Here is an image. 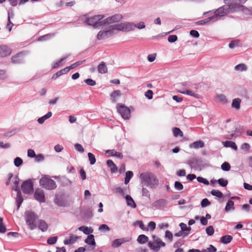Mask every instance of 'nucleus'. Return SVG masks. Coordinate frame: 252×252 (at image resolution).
I'll use <instances>...</instances> for the list:
<instances>
[{
	"mask_svg": "<svg viewBox=\"0 0 252 252\" xmlns=\"http://www.w3.org/2000/svg\"><path fill=\"white\" fill-rule=\"evenodd\" d=\"M139 178L142 183L150 188H155L158 185V179L152 172H143L140 174Z\"/></svg>",
	"mask_w": 252,
	"mask_h": 252,
	"instance_id": "1",
	"label": "nucleus"
},
{
	"mask_svg": "<svg viewBox=\"0 0 252 252\" xmlns=\"http://www.w3.org/2000/svg\"><path fill=\"white\" fill-rule=\"evenodd\" d=\"M104 16L102 15H97L94 16L86 18L84 22L88 25L92 26L94 29H98L105 26Z\"/></svg>",
	"mask_w": 252,
	"mask_h": 252,
	"instance_id": "2",
	"label": "nucleus"
},
{
	"mask_svg": "<svg viewBox=\"0 0 252 252\" xmlns=\"http://www.w3.org/2000/svg\"><path fill=\"white\" fill-rule=\"evenodd\" d=\"M152 241H149L148 244V246L151 250L155 252H158L161 248L165 247V243L158 236L152 235Z\"/></svg>",
	"mask_w": 252,
	"mask_h": 252,
	"instance_id": "3",
	"label": "nucleus"
},
{
	"mask_svg": "<svg viewBox=\"0 0 252 252\" xmlns=\"http://www.w3.org/2000/svg\"><path fill=\"white\" fill-rule=\"evenodd\" d=\"M25 219L27 224L31 230L36 227V222L38 217L34 212L31 211H27L25 212Z\"/></svg>",
	"mask_w": 252,
	"mask_h": 252,
	"instance_id": "4",
	"label": "nucleus"
},
{
	"mask_svg": "<svg viewBox=\"0 0 252 252\" xmlns=\"http://www.w3.org/2000/svg\"><path fill=\"white\" fill-rule=\"evenodd\" d=\"M39 184L42 188L49 190L54 189L57 187L56 182L48 176L42 177L39 181Z\"/></svg>",
	"mask_w": 252,
	"mask_h": 252,
	"instance_id": "5",
	"label": "nucleus"
},
{
	"mask_svg": "<svg viewBox=\"0 0 252 252\" xmlns=\"http://www.w3.org/2000/svg\"><path fill=\"white\" fill-rule=\"evenodd\" d=\"M114 26L115 30L128 32L131 31H134L135 24L132 22H125Z\"/></svg>",
	"mask_w": 252,
	"mask_h": 252,
	"instance_id": "6",
	"label": "nucleus"
},
{
	"mask_svg": "<svg viewBox=\"0 0 252 252\" xmlns=\"http://www.w3.org/2000/svg\"><path fill=\"white\" fill-rule=\"evenodd\" d=\"M240 1L238 0H224V2L227 4L228 12L231 13L236 10H240L242 5H240Z\"/></svg>",
	"mask_w": 252,
	"mask_h": 252,
	"instance_id": "7",
	"label": "nucleus"
},
{
	"mask_svg": "<svg viewBox=\"0 0 252 252\" xmlns=\"http://www.w3.org/2000/svg\"><path fill=\"white\" fill-rule=\"evenodd\" d=\"M114 26H110L109 28L106 30L100 31L98 32L97 35V38L98 40H104L112 36L114 34Z\"/></svg>",
	"mask_w": 252,
	"mask_h": 252,
	"instance_id": "8",
	"label": "nucleus"
},
{
	"mask_svg": "<svg viewBox=\"0 0 252 252\" xmlns=\"http://www.w3.org/2000/svg\"><path fill=\"white\" fill-rule=\"evenodd\" d=\"M117 111L125 120H128L130 117V111L124 105L117 104Z\"/></svg>",
	"mask_w": 252,
	"mask_h": 252,
	"instance_id": "9",
	"label": "nucleus"
},
{
	"mask_svg": "<svg viewBox=\"0 0 252 252\" xmlns=\"http://www.w3.org/2000/svg\"><path fill=\"white\" fill-rule=\"evenodd\" d=\"M228 12L227 6H223L216 9L214 11V14L212 17H215V22L220 20L221 18Z\"/></svg>",
	"mask_w": 252,
	"mask_h": 252,
	"instance_id": "10",
	"label": "nucleus"
},
{
	"mask_svg": "<svg viewBox=\"0 0 252 252\" xmlns=\"http://www.w3.org/2000/svg\"><path fill=\"white\" fill-rule=\"evenodd\" d=\"M11 181L13 183V186L12 187V189L16 191H20V189L18 188V185L19 183V179L18 177L17 176L13 177L12 173H9L8 174V180L6 182V185H9Z\"/></svg>",
	"mask_w": 252,
	"mask_h": 252,
	"instance_id": "11",
	"label": "nucleus"
},
{
	"mask_svg": "<svg viewBox=\"0 0 252 252\" xmlns=\"http://www.w3.org/2000/svg\"><path fill=\"white\" fill-rule=\"evenodd\" d=\"M123 18L121 14H115L104 19L105 26L119 22Z\"/></svg>",
	"mask_w": 252,
	"mask_h": 252,
	"instance_id": "12",
	"label": "nucleus"
},
{
	"mask_svg": "<svg viewBox=\"0 0 252 252\" xmlns=\"http://www.w3.org/2000/svg\"><path fill=\"white\" fill-rule=\"evenodd\" d=\"M21 188L24 193L29 194L33 192L32 183L31 180H27L23 183Z\"/></svg>",
	"mask_w": 252,
	"mask_h": 252,
	"instance_id": "13",
	"label": "nucleus"
},
{
	"mask_svg": "<svg viewBox=\"0 0 252 252\" xmlns=\"http://www.w3.org/2000/svg\"><path fill=\"white\" fill-rule=\"evenodd\" d=\"M131 240V238L130 237H125L120 239H116L112 242L111 246L114 248H118L123 243L125 242H128L130 241Z\"/></svg>",
	"mask_w": 252,
	"mask_h": 252,
	"instance_id": "14",
	"label": "nucleus"
},
{
	"mask_svg": "<svg viewBox=\"0 0 252 252\" xmlns=\"http://www.w3.org/2000/svg\"><path fill=\"white\" fill-rule=\"evenodd\" d=\"M34 198L40 202H45V195L44 192L43 190L41 189H37L35 190L34 194Z\"/></svg>",
	"mask_w": 252,
	"mask_h": 252,
	"instance_id": "15",
	"label": "nucleus"
},
{
	"mask_svg": "<svg viewBox=\"0 0 252 252\" xmlns=\"http://www.w3.org/2000/svg\"><path fill=\"white\" fill-rule=\"evenodd\" d=\"M167 204V201L164 199H158L153 203L152 206L159 209L165 207Z\"/></svg>",
	"mask_w": 252,
	"mask_h": 252,
	"instance_id": "16",
	"label": "nucleus"
},
{
	"mask_svg": "<svg viewBox=\"0 0 252 252\" xmlns=\"http://www.w3.org/2000/svg\"><path fill=\"white\" fill-rule=\"evenodd\" d=\"M11 53L10 48L5 45L0 46V57H4Z\"/></svg>",
	"mask_w": 252,
	"mask_h": 252,
	"instance_id": "17",
	"label": "nucleus"
},
{
	"mask_svg": "<svg viewBox=\"0 0 252 252\" xmlns=\"http://www.w3.org/2000/svg\"><path fill=\"white\" fill-rule=\"evenodd\" d=\"M215 99L217 102L222 104H225L228 102L226 96L223 94H217L215 96Z\"/></svg>",
	"mask_w": 252,
	"mask_h": 252,
	"instance_id": "18",
	"label": "nucleus"
},
{
	"mask_svg": "<svg viewBox=\"0 0 252 252\" xmlns=\"http://www.w3.org/2000/svg\"><path fill=\"white\" fill-rule=\"evenodd\" d=\"M214 19L215 17H212L211 16L204 20L198 21V22H196V24L202 25L212 24L215 22Z\"/></svg>",
	"mask_w": 252,
	"mask_h": 252,
	"instance_id": "19",
	"label": "nucleus"
},
{
	"mask_svg": "<svg viewBox=\"0 0 252 252\" xmlns=\"http://www.w3.org/2000/svg\"><path fill=\"white\" fill-rule=\"evenodd\" d=\"M191 149H199L204 147V143L202 141L199 140L191 143L189 146Z\"/></svg>",
	"mask_w": 252,
	"mask_h": 252,
	"instance_id": "20",
	"label": "nucleus"
},
{
	"mask_svg": "<svg viewBox=\"0 0 252 252\" xmlns=\"http://www.w3.org/2000/svg\"><path fill=\"white\" fill-rule=\"evenodd\" d=\"M22 53H20L17 54L16 55L12 57L11 60V62L13 63H23V59L21 58Z\"/></svg>",
	"mask_w": 252,
	"mask_h": 252,
	"instance_id": "21",
	"label": "nucleus"
},
{
	"mask_svg": "<svg viewBox=\"0 0 252 252\" xmlns=\"http://www.w3.org/2000/svg\"><path fill=\"white\" fill-rule=\"evenodd\" d=\"M241 99L239 98H234L232 100L231 107L236 110H239L240 108V104Z\"/></svg>",
	"mask_w": 252,
	"mask_h": 252,
	"instance_id": "22",
	"label": "nucleus"
},
{
	"mask_svg": "<svg viewBox=\"0 0 252 252\" xmlns=\"http://www.w3.org/2000/svg\"><path fill=\"white\" fill-rule=\"evenodd\" d=\"M222 143L223 145L224 146V147H227V148L230 147V148H231L232 149H234V150H237V147L236 144L232 141H225L222 142Z\"/></svg>",
	"mask_w": 252,
	"mask_h": 252,
	"instance_id": "23",
	"label": "nucleus"
},
{
	"mask_svg": "<svg viewBox=\"0 0 252 252\" xmlns=\"http://www.w3.org/2000/svg\"><path fill=\"white\" fill-rule=\"evenodd\" d=\"M106 163L107 165L110 168V171L112 173H115L117 171L118 168L112 160H108Z\"/></svg>",
	"mask_w": 252,
	"mask_h": 252,
	"instance_id": "24",
	"label": "nucleus"
},
{
	"mask_svg": "<svg viewBox=\"0 0 252 252\" xmlns=\"http://www.w3.org/2000/svg\"><path fill=\"white\" fill-rule=\"evenodd\" d=\"M126 200L127 206H130L132 208H135L136 207L134 200L130 195H126Z\"/></svg>",
	"mask_w": 252,
	"mask_h": 252,
	"instance_id": "25",
	"label": "nucleus"
},
{
	"mask_svg": "<svg viewBox=\"0 0 252 252\" xmlns=\"http://www.w3.org/2000/svg\"><path fill=\"white\" fill-rule=\"evenodd\" d=\"M149 238L144 234L140 235L137 239V241L140 244H144L147 242L148 243Z\"/></svg>",
	"mask_w": 252,
	"mask_h": 252,
	"instance_id": "26",
	"label": "nucleus"
},
{
	"mask_svg": "<svg viewBox=\"0 0 252 252\" xmlns=\"http://www.w3.org/2000/svg\"><path fill=\"white\" fill-rule=\"evenodd\" d=\"M99 73L103 74L107 72V67L104 62H101L97 67Z\"/></svg>",
	"mask_w": 252,
	"mask_h": 252,
	"instance_id": "27",
	"label": "nucleus"
},
{
	"mask_svg": "<svg viewBox=\"0 0 252 252\" xmlns=\"http://www.w3.org/2000/svg\"><path fill=\"white\" fill-rule=\"evenodd\" d=\"M52 116V113L51 112H48L46 115L44 116L39 118L37 120V122L40 124H42L44 123L45 120L50 118Z\"/></svg>",
	"mask_w": 252,
	"mask_h": 252,
	"instance_id": "28",
	"label": "nucleus"
},
{
	"mask_svg": "<svg viewBox=\"0 0 252 252\" xmlns=\"http://www.w3.org/2000/svg\"><path fill=\"white\" fill-rule=\"evenodd\" d=\"M77 230L82 231L85 234H90L93 232V229L85 226H82L78 227V229L76 230V231Z\"/></svg>",
	"mask_w": 252,
	"mask_h": 252,
	"instance_id": "29",
	"label": "nucleus"
},
{
	"mask_svg": "<svg viewBox=\"0 0 252 252\" xmlns=\"http://www.w3.org/2000/svg\"><path fill=\"white\" fill-rule=\"evenodd\" d=\"M106 153L111 155L112 156L116 157L120 159L123 158V155L122 153L117 152L114 150H107Z\"/></svg>",
	"mask_w": 252,
	"mask_h": 252,
	"instance_id": "30",
	"label": "nucleus"
},
{
	"mask_svg": "<svg viewBox=\"0 0 252 252\" xmlns=\"http://www.w3.org/2000/svg\"><path fill=\"white\" fill-rule=\"evenodd\" d=\"M48 226L47 223L43 220H40L39 221L38 228L42 231L45 232L48 229Z\"/></svg>",
	"mask_w": 252,
	"mask_h": 252,
	"instance_id": "31",
	"label": "nucleus"
},
{
	"mask_svg": "<svg viewBox=\"0 0 252 252\" xmlns=\"http://www.w3.org/2000/svg\"><path fill=\"white\" fill-rule=\"evenodd\" d=\"M85 243L90 245H95V242L94 239V236L92 234H90L87 237V238L85 241Z\"/></svg>",
	"mask_w": 252,
	"mask_h": 252,
	"instance_id": "32",
	"label": "nucleus"
},
{
	"mask_svg": "<svg viewBox=\"0 0 252 252\" xmlns=\"http://www.w3.org/2000/svg\"><path fill=\"white\" fill-rule=\"evenodd\" d=\"M234 205V203L233 201L231 200H228L225 206V211L226 212H228L230 210H234L235 209Z\"/></svg>",
	"mask_w": 252,
	"mask_h": 252,
	"instance_id": "33",
	"label": "nucleus"
},
{
	"mask_svg": "<svg viewBox=\"0 0 252 252\" xmlns=\"http://www.w3.org/2000/svg\"><path fill=\"white\" fill-rule=\"evenodd\" d=\"M233 238L231 236L226 235L221 237V242L223 244H228L232 240Z\"/></svg>",
	"mask_w": 252,
	"mask_h": 252,
	"instance_id": "34",
	"label": "nucleus"
},
{
	"mask_svg": "<svg viewBox=\"0 0 252 252\" xmlns=\"http://www.w3.org/2000/svg\"><path fill=\"white\" fill-rule=\"evenodd\" d=\"M180 93L183 94H187L195 97H197V94L191 90L184 89L183 91H181Z\"/></svg>",
	"mask_w": 252,
	"mask_h": 252,
	"instance_id": "35",
	"label": "nucleus"
},
{
	"mask_svg": "<svg viewBox=\"0 0 252 252\" xmlns=\"http://www.w3.org/2000/svg\"><path fill=\"white\" fill-rule=\"evenodd\" d=\"M23 201L21 193L20 191H17V197H16V202L17 204L18 209L20 208V205L22 203Z\"/></svg>",
	"mask_w": 252,
	"mask_h": 252,
	"instance_id": "36",
	"label": "nucleus"
},
{
	"mask_svg": "<svg viewBox=\"0 0 252 252\" xmlns=\"http://www.w3.org/2000/svg\"><path fill=\"white\" fill-rule=\"evenodd\" d=\"M121 94V92L119 90H116L113 92L111 94V97L112 98V101L113 102H116L117 98L119 97Z\"/></svg>",
	"mask_w": 252,
	"mask_h": 252,
	"instance_id": "37",
	"label": "nucleus"
},
{
	"mask_svg": "<svg viewBox=\"0 0 252 252\" xmlns=\"http://www.w3.org/2000/svg\"><path fill=\"white\" fill-rule=\"evenodd\" d=\"M240 10L245 14L252 15V7L248 8L242 5Z\"/></svg>",
	"mask_w": 252,
	"mask_h": 252,
	"instance_id": "38",
	"label": "nucleus"
},
{
	"mask_svg": "<svg viewBox=\"0 0 252 252\" xmlns=\"http://www.w3.org/2000/svg\"><path fill=\"white\" fill-rule=\"evenodd\" d=\"M55 36L54 33H49L45 34L44 35L41 36L40 37L38 38V41H44L48 40Z\"/></svg>",
	"mask_w": 252,
	"mask_h": 252,
	"instance_id": "39",
	"label": "nucleus"
},
{
	"mask_svg": "<svg viewBox=\"0 0 252 252\" xmlns=\"http://www.w3.org/2000/svg\"><path fill=\"white\" fill-rule=\"evenodd\" d=\"M138 225L140 229L144 231H148L149 230V228L146 227L143 224V222L141 220H137L134 222V225Z\"/></svg>",
	"mask_w": 252,
	"mask_h": 252,
	"instance_id": "40",
	"label": "nucleus"
},
{
	"mask_svg": "<svg viewBox=\"0 0 252 252\" xmlns=\"http://www.w3.org/2000/svg\"><path fill=\"white\" fill-rule=\"evenodd\" d=\"M69 55L65 56L63 57H62L59 61L56 62L54 63V64L52 66V68H56L58 67L60 65L61 63L65 60L66 59H67L69 57Z\"/></svg>",
	"mask_w": 252,
	"mask_h": 252,
	"instance_id": "41",
	"label": "nucleus"
},
{
	"mask_svg": "<svg viewBox=\"0 0 252 252\" xmlns=\"http://www.w3.org/2000/svg\"><path fill=\"white\" fill-rule=\"evenodd\" d=\"M235 69L236 70L243 71L247 69V66L244 63L238 64L235 66Z\"/></svg>",
	"mask_w": 252,
	"mask_h": 252,
	"instance_id": "42",
	"label": "nucleus"
},
{
	"mask_svg": "<svg viewBox=\"0 0 252 252\" xmlns=\"http://www.w3.org/2000/svg\"><path fill=\"white\" fill-rule=\"evenodd\" d=\"M173 131V134H174V136H175V137H177L179 136H181V137L183 136V132L180 130V128H179L178 127L174 128Z\"/></svg>",
	"mask_w": 252,
	"mask_h": 252,
	"instance_id": "43",
	"label": "nucleus"
},
{
	"mask_svg": "<svg viewBox=\"0 0 252 252\" xmlns=\"http://www.w3.org/2000/svg\"><path fill=\"white\" fill-rule=\"evenodd\" d=\"M211 193L213 195L216 196L220 198H221L223 197L222 193L221 191H220V190H217V189L212 190Z\"/></svg>",
	"mask_w": 252,
	"mask_h": 252,
	"instance_id": "44",
	"label": "nucleus"
},
{
	"mask_svg": "<svg viewBox=\"0 0 252 252\" xmlns=\"http://www.w3.org/2000/svg\"><path fill=\"white\" fill-rule=\"evenodd\" d=\"M179 226L181 227V229L183 231V232H186V231H189L191 230V227L190 226L188 227L187 224L181 222L180 223Z\"/></svg>",
	"mask_w": 252,
	"mask_h": 252,
	"instance_id": "45",
	"label": "nucleus"
},
{
	"mask_svg": "<svg viewBox=\"0 0 252 252\" xmlns=\"http://www.w3.org/2000/svg\"><path fill=\"white\" fill-rule=\"evenodd\" d=\"M88 156L90 164L91 165H94L96 161V159L94 156L91 153H89L88 154Z\"/></svg>",
	"mask_w": 252,
	"mask_h": 252,
	"instance_id": "46",
	"label": "nucleus"
},
{
	"mask_svg": "<svg viewBox=\"0 0 252 252\" xmlns=\"http://www.w3.org/2000/svg\"><path fill=\"white\" fill-rule=\"evenodd\" d=\"M165 239L168 240L170 242H172L173 240V234L169 230H166L165 232Z\"/></svg>",
	"mask_w": 252,
	"mask_h": 252,
	"instance_id": "47",
	"label": "nucleus"
},
{
	"mask_svg": "<svg viewBox=\"0 0 252 252\" xmlns=\"http://www.w3.org/2000/svg\"><path fill=\"white\" fill-rule=\"evenodd\" d=\"M216 248L212 245H210L207 249L202 250L201 252H216Z\"/></svg>",
	"mask_w": 252,
	"mask_h": 252,
	"instance_id": "48",
	"label": "nucleus"
},
{
	"mask_svg": "<svg viewBox=\"0 0 252 252\" xmlns=\"http://www.w3.org/2000/svg\"><path fill=\"white\" fill-rule=\"evenodd\" d=\"M218 183L220 186L225 187L228 184V181L223 178H220L218 180Z\"/></svg>",
	"mask_w": 252,
	"mask_h": 252,
	"instance_id": "49",
	"label": "nucleus"
},
{
	"mask_svg": "<svg viewBox=\"0 0 252 252\" xmlns=\"http://www.w3.org/2000/svg\"><path fill=\"white\" fill-rule=\"evenodd\" d=\"M230 165L229 163L224 162L221 165V168L225 171H228L230 169Z\"/></svg>",
	"mask_w": 252,
	"mask_h": 252,
	"instance_id": "50",
	"label": "nucleus"
},
{
	"mask_svg": "<svg viewBox=\"0 0 252 252\" xmlns=\"http://www.w3.org/2000/svg\"><path fill=\"white\" fill-rule=\"evenodd\" d=\"M174 187L176 189L178 190H182L184 188L183 185L179 181H176L174 183Z\"/></svg>",
	"mask_w": 252,
	"mask_h": 252,
	"instance_id": "51",
	"label": "nucleus"
},
{
	"mask_svg": "<svg viewBox=\"0 0 252 252\" xmlns=\"http://www.w3.org/2000/svg\"><path fill=\"white\" fill-rule=\"evenodd\" d=\"M145 27L146 26L145 25L144 22H140L137 24H135V26L134 27V30L136 28H137L138 29L141 30L144 29Z\"/></svg>",
	"mask_w": 252,
	"mask_h": 252,
	"instance_id": "52",
	"label": "nucleus"
},
{
	"mask_svg": "<svg viewBox=\"0 0 252 252\" xmlns=\"http://www.w3.org/2000/svg\"><path fill=\"white\" fill-rule=\"evenodd\" d=\"M57 236L50 237L47 240V243L49 245L55 244L57 242Z\"/></svg>",
	"mask_w": 252,
	"mask_h": 252,
	"instance_id": "53",
	"label": "nucleus"
},
{
	"mask_svg": "<svg viewBox=\"0 0 252 252\" xmlns=\"http://www.w3.org/2000/svg\"><path fill=\"white\" fill-rule=\"evenodd\" d=\"M206 232L208 235L212 236L214 233V229L212 226H209L206 228Z\"/></svg>",
	"mask_w": 252,
	"mask_h": 252,
	"instance_id": "54",
	"label": "nucleus"
},
{
	"mask_svg": "<svg viewBox=\"0 0 252 252\" xmlns=\"http://www.w3.org/2000/svg\"><path fill=\"white\" fill-rule=\"evenodd\" d=\"M197 180L198 182L203 183L206 185H208L209 184V181L206 179L202 177H198L197 178Z\"/></svg>",
	"mask_w": 252,
	"mask_h": 252,
	"instance_id": "55",
	"label": "nucleus"
},
{
	"mask_svg": "<svg viewBox=\"0 0 252 252\" xmlns=\"http://www.w3.org/2000/svg\"><path fill=\"white\" fill-rule=\"evenodd\" d=\"M14 163L15 166L19 167L22 164L23 160L20 158L17 157L15 158Z\"/></svg>",
	"mask_w": 252,
	"mask_h": 252,
	"instance_id": "56",
	"label": "nucleus"
},
{
	"mask_svg": "<svg viewBox=\"0 0 252 252\" xmlns=\"http://www.w3.org/2000/svg\"><path fill=\"white\" fill-rule=\"evenodd\" d=\"M74 147H75V149L79 152H80L82 153H84V149L83 148V147H82V146L81 144L77 143V144H75Z\"/></svg>",
	"mask_w": 252,
	"mask_h": 252,
	"instance_id": "57",
	"label": "nucleus"
},
{
	"mask_svg": "<svg viewBox=\"0 0 252 252\" xmlns=\"http://www.w3.org/2000/svg\"><path fill=\"white\" fill-rule=\"evenodd\" d=\"M84 82L88 85L94 86L95 85L96 82L94 80L92 79H87L84 80Z\"/></svg>",
	"mask_w": 252,
	"mask_h": 252,
	"instance_id": "58",
	"label": "nucleus"
},
{
	"mask_svg": "<svg viewBox=\"0 0 252 252\" xmlns=\"http://www.w3.org/2000/svg\"><path fill=\"white\" fill-rule=\"evenodd\" d=\"M210 204H211L210 202H209L208 199L207 198L203 199L201 202V207L203 208L206 207L210 205Z\"/></svg>",
	"mask_w": 252,
	"mask_h": 252,
	"instance_id": "59",
	"label": "nucleus"
},
{
	"mask_svg": "<svg viewBox=\"0 0 252 252\" xmlns=\"http://www.w3.org/2000/svg\"><path fill=\"white\" fill-rule=\"evenodd\" d=\"M239 43V40H233L229 44V47L231 49L234 48L238 45Z\"/></svg>",
	"mask_w": 252,
	"mask_h": 252,
	"instance_id": "60",
	"label": "nucleus"
},
{
	"mask_svg": "<svg viewBox=\"0 0 252 252\" xmlns=\"http://www.w3.org/2000/svg\"><path fill=\"white\" fill-rule=\"evenodd\" d=\"M177 36L176 35H170L168 37V41L169 42L173 43L177 40Z\"/></svg>",
	"mask_w": 252,
	"mask_h": 252,
	"instance_id": "61",
	"label": "nucleus"
},
{
	"mask_svg": "<svg viewBox=\"0 0 252 252\" xmlns=\"http://www.w3.org/2000/svg\"><path fill=\"white\" fill-rule=\"evenodd\" d=\"M153 93L151 90H148L145 93V95L149 99H151L153 98Z\"/></svg>",
	"mask_w": 252,
	"mask_h": 252,
	"instance_id": "62",
	"label": "nucleus"
},
{
	"mask_svg": "<svg viewBox=\"0 0 252 252\" xmlns=\"http://www.w3.org/2000/svg\"><path fill=\"white\" fill-rule=\"evenodd\" d=\"M78 238L79 237L78 236L73 234H70L69 236V240L70 241L71 244H73L77 240Z\"/></svg>",
	"mask_w": 252,
	"mask_h": 252,
	"instance_id": "63",
	"label": "nucleus"
},
{
	"mask_svg": "<svg viewBox=\"0 0 252 252\" xmlns=\"http://www.w3.org/2000/svg\"><path fill=\"white\" fill-rule=\"evenodd\" d=\"M148 227L150 228L151 231H154L156 228V223L154 221H150L148 224Z\"/></svg>",
	"mask_w": 252,
	"mask_h": 252,
	"instance_id": "64",
	"label": "nucleus"
}]
</instances>
